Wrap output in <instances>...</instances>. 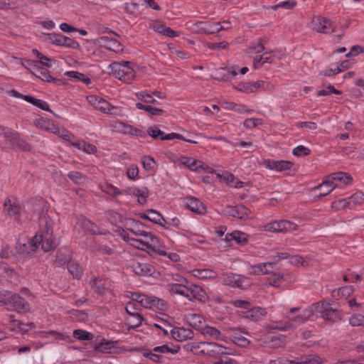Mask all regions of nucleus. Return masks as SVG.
<instances>
[{
  "instance_id": "nucleus-7",
  "label": "nucleus",
  "mask_w": 364,
  "mask_h": 364,
  "mask_svg": "<svg viewBox=\"0 0 364 364\" xmlns=\"http://www.w3.org/2000/svg\"><path fill=\"white\" fill-rule=\"evenodd\" d=\"M224 213L240 220L250 219L252 218L250 210L243 205L235 206L228 205L224 209Z\"/></svg>"
},
{
  "instance_id": "nucleus-50",
  "label": "nucleus",
  "mask_w": 364,
  "mask_h": 364,
  "mask_svg": "<svg viewBox=\"0 0 364 364\" xmlns=\"http://www.w3.org/2000/svg\"><path fill=\"white\" fill-rule=\"evenodd\" d=\"M220 70L227 72L225 74L220 73V72L218 73V76L215 78L220 80L227 81L229 80L230 75L235 76L237 75V71L233 67L232 68H221Z\"/></svg>"
},
{
  "instance_id": "nucleus-63",
  "label": "nucleus",
  "mask_w": 364,
  "mask_h": 364,
  "mask_svg": "<svg viewBox=\"0 0 364 364\" xmlns=\"http://www.w3.org/2000/svg\"><path fill=\"white\" fill-rule=\"evenodd\" d=\"M154 299V296L144 294L140 304L144 308L151 309L153 308Z\"/></svg>"
},
{
  "instance_id": "nucleus-29",
  "label": "nucleus",
  "mask_w": 364,
  "mask_h": 364,
  "mask_svg": "<svg viewBox=\"0 0 364 364\" xmlns=\"http://www.w3.org/2000/svg\"><path fill=\"white\" fill-rule=\"evenodd\" d=\"M337 186L332 181L325 180L321 185L316 187V190L319 191V196H325L330 193Z\"/></svg>"
},
{
  "instance_id": "nucleus-46",
  "label": "nucleus",
  "mask_w": 364,
  "mask_h": 364,
  "mask_svg": "<svg viewBox=\"0 0 364 364\" xmlns=\"http://www.w3.org/2000/svg\"><path fill=\"white\" fill-rule=\"evenodd\" d=\"M144 168L146 171H154L156 168V162L151 156H144L142 159Z\"/></svg>"
},
{
  "instance_id": "nucleus-27",
  "label": "nucleus",
  "mask_w": 364,
  "mask_h": 364,
  "mask_svg": "<svg viewBox=\"0 0 364 364\" xmlns=\"http://www.w3.org/2000/svg\"><path fill=\"white\" fill-rule=\"evenodd\" d=\"M276 265L275 262H268L264 263H260L252 267V269L256 274H272L271 269H267V267L274 269Z\"/></svg>"
},
{
  "instance_id": "nucleus-37",
  "label": "nucleus",
  "mask_w": 364,
  "mask_h": 364,
  "mask_svg": "<svg viewBox=\"0 0 364 364\" xmlns=\"http://www.w3.org/2000/svg\"><path fill=\"white\" fill-rule=\"evenodd\" d=\"M331 181H338L342 182L344 185L349 184L353 178L348 173L343 172L333 173L331 175Z\"/></svg>"
},
{
  "instance_id": "nucleus-23",
  "label": "nucleus",
  "mask_w": 364,
  "mask_h": 364,
  "mask_svg": "<svg viewBox=\"0 0 364 364\" xmlns=\"http://www.w3.org/2000/svg\"><path fill=\"white\" fill-rule=\"evenodd\" d=\"M186 321L188 324L196 330H200L204 326V318L198 314H188L185 316Z\"/></svg>"
},
{
  "instance_id": "nucleus-57",
  "label": "nucleus",
  "mask_w": 364,
  "mask_h": 364,
  "mask_svg": "<svg viewBox=\"0 0 364 364\" xmlns=\"http://www.w3.org/2000/svg\"><path fill=\"white\" fill-rule=\"evenodd\" d=\"M61 46H65L67 48H71L73 49H79L80 48V44L76 41L67 37L65 36H63L62 45Z\"/></svg>"
},
{
  "instance_id": "nucleus-21",
  "label": "nucleus",
  "mask_w": 364,
  "mask_h": 364,
  "mask_svg": "<svg viewBox=\"0 0 364 364\" xmlns=\"http://www.w3.org/2000/svg\"><path fill=\"white\" fill-rule=\"evenodd\" d=\"M171 334L173 338L178 341L192 338L193 336V332L191 330L184 328H174L171 330Z\"/></svg>"
},
{
  "instance_id": "nucleus-47",
  "label": "nucleus",
  "mask_w": 364,
  "mask_h": 364,
  "mask_svg": "<svg viewBox=\"0 0 364 364\" xmlns=\"http://www.w3.org/2000/svg\"><path fill=\"white\" fill-rule=\"evenodd\" d=\"M142 320V316L139 312H136V314H132V316L127 319V323L130 328H134L141 325Z\"/></svg>"
},
{
  "instance_id": "nucleus-6",
  "label": "nucleus",
  "mask_w": 364,
  "mask_h": 364,
  "mask_svg": "<svg viewBox=\"0 0 364 364\" xmlns=\"http://www.w3.org/2000/svg\"><path fill=\"white\" fill-rule=\"evenodd\" d=\"M203 355L216 358L222 355L230 354L226 352L227 348L214 342H203L201 346Z\"/></svg>"
},
{
  "instance_id": "nucleus-4",
  "label": "nucleus",
  "mask_w": 364,
  "mask_h": 364,
  "mask_svg": "<svg viewBox=\"0 0 364 364\" xmlns=\"http://www.w3.org/2000/svg\"><path fill=\"white\" fill-rule=\"evenodd\" d=\"M222 282L225 285L241 289H247L250 286V283L246 277L232 272L223 274L222 276Z\"/></svg>"
},
{
  "instance_id": "nucleus-54",
  "label": "nucleus",
  "mask_w": 364,
  "mask_h": 364,
  "mask_svg": "<svg viewBox=\"0 0 364 364\" xmlns=\"http://www.w3.org/2000/svg\"><path fill=\"white\" fill-rule=\"evenodd\" d=\"M180 348H170L167 345H162L160 346H156L153 348V351L156 353H171L172 354H176L178 352Z\"/></svg>"
},
{
  "instance_id": "nucleus-33",
  "label": "nucleus",
  "mask_w": 364,
  "mask_h": 364,
  "mask_svg": "<svg viewBox=\"0 0 364 364\" xmlns=\"http://www.w3.org/2000/svg\"><path fill=\"white\" fill-rule=\"evenodd\" d=\"M168 290L171 293L180 294L183 296H186V292H188V288L185 284H176L171 283L168 285Z\"/></svg>"
},
{
  "instance_id": "nucleus-28",
  "label": "nucleus",
  "mask_w": 364,
  "mask_h": 364,
  "mask_svg": "<svg viewBox=\"0 0 364 364\" xmlns=\"http://www.w3.org/2000/svg\"><path fill=\"white\" fill-rule=\"evenodd\" d=\"M314 308H309L304 310L300 314L291 318H289L290 321H291L294 324L296 323L297 325L304 323L306 322L310 316L314 314Z\"/></svg>"
},
{
  "instance_id": "nucleus-31",
  "label": "nucleus",
  "mask_w": 364,
  "mask_h": 364,
  "mask_svg": "<svg viewBox=\"0 0 364 364\" xmlns=\"http://www.w3.org/2000/svg\"><path fill=\"white\" fill-rule=\"evenodd\" d=\"M200 331L205 336H210L215 340H222L220 331L215 327L205 325L202 327Z\"/></svg>"
},
{
  "instance_id": "nucleus-41",
  "label": "nucleus",
  "mask_w": 364,
  "mask_h": 364,
  "mask_svg": "<svg viewBox=\"0 0 364 364\" xmlns=\"http://www.w3.org/2000/svg\"><path fill=\"white\" fill-rule=\"evenodd\" d=\"M203 344V342H191L187 343L183 346V348L187 351H191L196 355H203V351L201 346Z\"/></svg>"
},
{
  "instance_id": "nucleus-32",
  "label": "nucleus",
  "mask_w": 364,
  "mask_h": 364,
  "mask_svg": "<svg viewBox=\"0 0 364 364\" xmlns=\"http://www.w3.org/2000/svg\"><path fill=\"white\" fill-rule=\"evenodd\" d=\"M65 75L75 81H80V82H84L86 85H89L91 83V80L90 77H88L83 73H79L77 71H73V70L68 71L65 73Z\"/></svg>"
},
{
  "instance_id": "nucleus-43",
  "label": "nucleus",
  "mask_w": 364,
  "mask_h": 364,
  "mask_svg": "<svg viewBox=\"0 0 364 364\" xmlns=\"http://www.w3.org/2000/svg\"><path fill=\"white\" fill-rule=\"evenodd\" d=\"M102 191L112 197H117L119 195H122L123 191V190H120L113 185L109 183L102 186Z\"/></svg>"
},
{
  "instance_id": "nucleus-25",
  "label": "nucleus",
  "mask_w": 364,
  "mask_h": 364,
  "mask_svg": "<svg viewBox=\"0 0 364 364\" xmlns=\"http://www.w3.org/2000/svg\"><path fill=\"white\" fill-rule=\"evenodd\" d=\"M100 42L104 43L105 46L110 50L117 52L122 50V46L120 43L114 38L108 36H101L100 38Z\"/></svg>"
},
{
  "instance_id": "nucleus-17",
  "label": "nucleus",
  "mask_w": 364,
  "mask_h": 364,
  "mask_svg": "<svg viewBox=\"0 0 364 364\" xmlns=\"http://www.w3.org/2000/svg\"><path fill=\"white\" fill-rule=\"evenodd\" d=\"M181 163L193 171H206L209 169V167L205 165L203 161L194 159L191 157H183L181 159Z\"/></svg>"
},
{
  "instance_id": "nucleus-22",
  "label": "nucleus",
  "mask_w": 364,
  "mask_h": 364,
  "mask_svg": "<svg viewBox=\"0 0 364 364\" xmlns=\"http://www.w3.org/2000/svg\"><path fill=\"white\" fill-rule=\"evenodd\" d=\"M21 205L16 201H11L9 198H6L4 203V210L9 215L18 218L21 212Z\"/></svg>"
},
{
  "instance_id": "nucleus-56",
  "label": "nucleus",
  "mask_w": 364,
  "mask_h": 364,
  "mask_svg": "<svg viewBox=\"0 0 364 364\" xmlns=\"http://www.w3.org/2000/svg\"><path fill=\"white\" fill-rule=\"evenodd\" d=\"M284 276L281 273H273L268 277L267 281L271 286L278 287L279 284L283 281Z\"/></svg>"
},
{
  "instance_id": "nucleus-5",
  "label": "nucleus",
  "mask_w": 364,
  "mask_h": 364,
  "mask_svg": "<svg viewBox=\"0 0 364 364\" xmlns=\"http://www.w3.org/2000/svg\"><path fill=\"white\" fill-rule=\"evenodd\" d=\"M0 134H2L4 136L6 140L13 148L20 147L23 151H27L30 148V146L28 144L25 143L20 139L19 134L16 132H13L9 129L0 127Z\"/></svg>"
},
{
  "instance_id": "nucleus-62",
  "label": "nucleus",
  "mask_w": 364,
  "mask_h": 364,
  "mask_svg": "<svg viewBox=\"0 0 364 364\" xmlns=\"http://www.w3.org/2000/svg\"><path fill=\"white\" fill-rule=\"evenodd\" d=\"M154 353L155 352H154L152 350L151 351L144 353L143 355L155 363H162L163 358L161 355L156 354Z\"/></svg>"
},
{
  "instance_id": "nucleus-60",
  "label": "nucleus",
  "mask_w": 364,
  "mask_h": 364,
  "mask_svg": "<svg viewBox=\"0 0 364 364\" xmlns=\"http://www.w3.org/2000/svg\"><path fill=\"white\" fill-rule=\"evenodd\" d=\"M292 153L296 156H308L310 154V149L304 146L299 145L293 149Z\"/></svg>"
},
{
  "instance_id": "nucleus-1",
  "label": "nucleus",
  "mask_w": 364,
  "mask_h": 364,
  "mask_svg": "<svg viewBox=\"0 0 364 364\" xmlns=\"http://www.w3.org/2000/svg\"><path fill=\"white\" fill-rule=\"evenodd\" d=\"M41 228L31 240L29 245L33 250H36L39 245L44 252H48L58 245V242L53 235V220L46 215H41L39 218Z\"/></svg>"
},
{
  "instance_id": "nucleus-36",
  "label": "nucleus",
  "mask_w": 364,
  "mask_h": 364,
  "mask_svg": "<svg viewBox=\"0 0 364 364\" xmlns=\"http://www.w3.org/2000/svg\"><path fill=\"white\" fill-rule=\"evenodd\" d=\"M94 348L96 350L101 353H110V349L112 347V343L109 341H105V339L100 341H95Z\"/></svg>"
},
{
  "instance_id": "nucleus-51",
  "label": "nucleus",
  "mask_w": 364,
  "mask_h": 364,
  "mask_svg": "<svg viewBox=\"0 0 364 364\" xmlns=\"http://www.w3.org/2000/svg\"><path fill=\"white\" fill-rule=\"evenodd\" d=\"M174 139L183 140V141H185L186 142L191 143V144H197L198 143L196 141L186 139L183 135H181L180 134L174 133V132L167 134H166L164 133V136L161 137V140H171V139Z\"/></svg>"
},
{
  "instance_id": "nucleus-44",
  "label": "nucleus",
  "mask_w": 364,
  "mask_h": 364,
  "mask_svg": "<svg viewBox=\"0 0 364 364\" xmlns=\"http://www.w3.org/2000/svg\"><path fill=\"white\" fill-rule=\"evenodd\" d=\"M73 337L80 341H91L94 336L92 333L82 329H77L73 331Z\"/></svg>"
},
{
  "instance_id": "nucleus-45",
  "label": "nucleus",
  "mask_w": 364,
  "mask_h": 364,
  "mask_svg": "<svg viewBox=\"0 0 364 364\" xmlns=\"http://www.w3.org/2000/svg\"><path fill=\"white\" fill-rule=\"evenodd\" d=\"M147 213L150 214V221L157 225H161V221L167 223V221L164 218L163 215L156 210L149 209Z\"/></svg>"
},
{
  "instance_id": "nucleus-52",
  "label": "nucleus",
  "mask_w": 364,
  "mask_h": 364,
  "mask_svg": "<svg viewBox=\"0 0 364 364\" xmlns=\"http://www.w3.org/2000/svg\"><path fill=\"white\" fill-rule=\"evenodd\" d=\"M82 227L83 228L88 232L92 234V235H97L100 234V232L98 230L97 226L92 222H91L89 220H84L82 221Z\"/></svg>"
},
{
  "instance_id": "nucleus-18",
  "label": "nucleus",
  "mask_w": 364,
  "mask_h": 364,
  "mask_svg": "<svg viewBox=\"0 0 364 364\" xmlns=\"http://www.w3.org/2000/svg\"><path fill=\"white\" fill-rule=\"evenodd\" d=\"M31 73L43 81L53 82L56 85L61 83L60 80L53 77L49 72L46 68L40 66V65L36 68H35V70H31Z\"/></svg>"
},
{
  "instance_id": "nucleus-12",
  "label": "nucleus",
  "mask_w": 364,
  "mask_h": 364,
  "mask_svg": "<svg viewBox=\"0 0 364 364\" xmlns=\"http://www.w3.org/2000/svg\"><path fill=\"white\" fill-rule=\"evenodd\" d=\"M132 268L134 272L140 277H150L155 272L154 266L148 263L134 262Z\"/></svg>"
},
{
  "instance_id": "nucleus-55",
  "label": "nucleus",
  "mask_w": 364,
  "mask_h": 364,
  "mask_svg": "<svg viewBox=\"0 0 364 364\" xmlns=\"http://www.w3.org/2000/svg\"><path fill=\"white\" fill-rule=\"evenodd\" d=\"M147 135L150 136L154 139H160L164 135V132L159 129L156 125L149 127L147 129Z\"/></svg>"
},
{
  "instance_id": "nucleus-16",
  "label": "nucleus",
  "mask_w": 364,
  "mask_h": 364,
  "mask_svg": "<svg viewBox=\"0 0 364 364\" xmlns=\"http://www.w3.org/2000/svg\"><path fill=\"white\" fill-rule=\"evenodd\" d=\"M200 30L206 34H214L222 30H228V27L222 26L220 23L199 22Z\"/></svg>"
},
{
  "instance_id": "nucleus-42",
  "label": "nucleus",
  "mask_w": 364,
  "mask_h": 364,
  "mask_svg": "<svg viewBox=\"0 0 364 364\" xmlns=\"http://www.w3.org/2000/svg\"><path fill=\"white\" fill-rule=\"evenodd\" d=\"M44 35L46 36V41L49 43L61 46L63 35L56 33H45Z\"/></svg>"
},
{
  "instance_id": "nucleus-40",
  "label": "nucleus",
  "mask_w": 364,
  "mask_h": 364,
  "mask_svg": "<svg viewBox=\"0 0 364 364\" xmlns=\"http://www.w3.org/2000/svg\"><path fill=\"white\" fill-rule=\"evenodd\" d=\"M323 360L318 355H307L300 358L296 364H321Z\"/></svg>"
},
{
  "instance_id": "nucleus-8",
  "label": "nucleus",
  "mask_w": 364,
  "mask_h": 364,
  "mask_svg": "<svg viewBox=\"0 0 364 364\" xmlns=\"http://www.w3.org/2000/svg\"><path fill=\"white\" fill-rule=\"evenodd\" d=\"M113 129L119 132L123 133L124 134H129L131 136H140L142 138H145L146 134L142 130L134 127L130 124H127L123 122H116L112 125Z\"/></svg>"
},
{
  "instance_id": "nucleus-49",
  "label": "nucleus",
  "mask_w": 364,
  "mask_h": 364,
  "mask_svg": "<svg viewBox=\"0 0 364 364\" xmlns=\"http://www.w3.org/2000/svg\"><path fill=\"white\" fill-rule=\"evenodd\" d=\"M68 177L76 184H82L86 181L85 176L78 171H70Z\"/></svg>"
},
{
  "instance_id": "nucleus-35",
  "label": "nucleus",
  "mask_w": 364,
  "mask_h": 364,
  "mask_svg": "<svg viewBox=\"0 0 364 364\" xmlns=\"http://www.w3.org/2000/svg\"><path fill=\"white\" fill-rule=\"evenodd\" d=\"M68 270L73 277V278L80 279L82 276V267L75 261H70L68 264Z\"/></svg>"
},
{
  "instance_id": "nucleus-39",
  "label": "nucleus",
  "mask_w": 364,
  "mask_h": 364,
  "mask_svg": "<svg viewBox=\"0 0 364 364\" xmlns=\"http://www.w3.org/2000/svg\"><path fill=\"white\" fill-rule=\"evenodd\" d=\"M33 54L38 58L37 60L40 63V66L43 65L48 68L51 67V63H55L56 60L54 59L48 58L36 49H33Z\"/></svg>"
},
{
  "instance_id": "nucleus-61",
  "label": "nucleus",
  "mask_w": 364,
  "mask_h": 364,
  "mask_svg": "<svg viewBox=\"0 0 364 364\" xmlns=\"http://www.w3.org/2000/svg\"><path fill=\"white\" fill-rule=\"evenodd\" d=\"M22 65L31 73V70H35L40 63L33 60L23 59L21 62Z\"/></svg>"
},
{
  "instance_id": "nucleus-3",
  "label": "nucleus",
  "mask_w": 364,
  "mask_h": 364,
  "mask_svg": "<svg viewBox=\"0 0 364 364\" xmlns=\"http://www.w3.org/2000/svg\"><path fill=\"white\" fill-rule=\"evenodd\" d=\"M131 62H114L109 65L110 73L116 78L126 83H130L134 78L135 72L130 66Z\"/></svg>"
},
{
  "instance_id": "nucleus-10",
  "label": "nucleus",
  "mask_w": 364,
  "mask_h": 364,
  "mask_svg": "<svg viewBox=\"0 0 364 364\" xmlns=\"http://www.w3.org/2000/svg\"><path fill=\"white\" fill-rule=\"evenodd\" d=\"M296 225L289 220L274 221L268 223L265 226V230L270 232H277L283 231H289L296 229Z\"/></svg>"
},
{
  "instance_id": "nucleus-20",
  "label": "nucleus",
  "mask_w": 364,
  "mask_h": 364,
  "mask_svg": "<svg viewBox=\"0 0 364 364\" xmlns=\"http://www.w3.org/2000/svg\"><path fill=\"white\" fill-rule=\"evenodd\" d=\"M243 317L247 318L252 321H257L262 318L267 314L265 309L256 306L242 312Z\"/></svg>"
},
{
  "instance_id": "nucleus-53",
  "label": "nucleus",
  "mask_w": 364,
  "mask_h": 364,
  "mask_svg": "<svg viewBox=\"0 0 364 364\" xmlns=\"http://www.w3.org/2000/svg\"><path fill=\"white\" fill-rule=\"evenodd\" d=\"M97 109L100 110L105 113H112L111 110L114 108L107 101L103 100L102 98H100L98 102L97 103L96 107Z\"/></svg>"
},
{
  "instance_id": "nucleus-48",
  "label": "nucleus",
  "mask_w": 364,
  "mask_h": 364,
  "mask_svg": "<svg viewBox=\"0 0 364 364\" xmlns=\"http://www.w3.org/2000/svg\"><path fill=\"white\" fill-rule=\"evenodd\" d=\"M296 6V1L294 0H287L279 4L271 6L272 10H277L278 9H284L287 10L293 9Z\"/></svg>"
},
{
  "instance_id": "nucleus-34",
  "label": "nucleus",
  "mask_w": 364,
  "mask_h": 364,
  "mask_svg": "<svg viewBox=\"0 0 364 364\" xmlns=\"http://www.w3.org/2000/svg\"><path fill=\"white\" fill-rule=\"evenodd\" d=\"M294 327L295 325L289 320L273 321L271 325L272 328L283 331L290 330Z\"/></svg>"
},
{
  "instance_id": "nucleus-9",
  "label": "nucleus",
  "mask_w": 364,
  "mask_h": 364,
  "mask_svg": "<svg viewBox=\"0 0 364 364\" xmlns=\"http://www.w3.org/2000/svg\"><path fill=\"white\" fill-rule=\"evenodd\" d=\"M313 308L315 311L320 313L321 316L323 318L334 321L338 317L337 311L331 307L328 303L314 304Z\"/></svg>"
},
{
  "instance_id": "nucleus-59",
  "label": "nucleus",
  "mask_w": 364,
  "mask_h": 364,
  "mask_svg": "<svg viewBox=\"0 0 364 364\" xmlns=\"http://www.w3.org/2000/svg\"><path fill=\"white\" fill-rule=\"evenodd\" d=\"M92 287L94 289L95 292L98 294H102L105 291V287H104L102 281L98 278H95L92 281Z\"/></svg>"
},
{
  "instance_id": "nucleus-11",
  "label": "nucleus",
  "mask_w": 364,
  "mask_h": 364,
  "mask_svg": "<svg viewBox=\"0 0 364 364\" xmlns=\"http://www.w3.org/2000/svg\"><path fill=\"white\" fill-rule=\"evenodd\" d=\"M129 195L138 197L137 202L139 204H145L146 198L149 196V191L146 187H142L141 188H137L136 187L132 186L127 187L122 191V195Z\"/></svg>"
},
{
  "instance_id": "nucleus-19",
  "label": "nucleus",
  "mask_w": 364,
  "mask_h": 364,
  "mask_svg": "<svg viewBox=\"0 0 364 364\" xmlns=\"http://www.w3.org/2000/svg\"><path fill=\"white\" fill-rule=\"evenodd\" d=\"M71 261V251L70 249L64 247L60 248L56 252V258L55 264L58 267H61L65 264H68Z\"/></svg>"
},
{
  "instance_id": "nucleus-14",
  "label": "nucleus",
  "mask_w": 364,
  "mask_h": 364,
  "mask_svg": "<svg viewBox=\"0 0 364 364\" xmlns=\"http://www.w3.org/2000/svg\"><path fill=\"white\" fill-rule=\"evenodd\" d=\"M327 28H331V32H335L333 23L327 18L318 17L313 20V29L320 33H328Z\"/></svg>"
},
{
  "instance_id": "nucleus-13",
  "label": "nucleus",
  "mask_w": 364,
  "mask_h": 364,
  "mask_svg": "<svg viewBox=\"0 0 364 364\" xmlns=\"http://www.w3.org/2000/svg\"><path fill=\"white\" fill-rule=\"evenodd\" d=\"M185 206L192 212L203 215L206 212L204 204L198 198L189 196L185 198Z\"/></svg>"
},
{
  "instance_id": "nucleus-30",
  "label": "nucleus",
  "mask_w": 364,
  "mask_h": 364,
  "mask_svg": "<svg viewBox=\"0 0 364 364\" xmlns=\"http://www.w3.org/2000/svg\"><path fill=\"white\" fill-rule=\"evenodd\" d=\"M24 100L27 102L32 104L33 105L45 111H48L53 113V111L50 109L48 102L42 100L36 99L31 95H26Z\"/></svg>"
},
{
  "instance_id": "nucleus-24",
  "label": "nucleus",
  "mask_w": 364,
  "mask_h": 364,
  "mask_svg": "<svg viewBox=\"0 0 364 364\" xmlns=\"http://www.w3.org/2000/svg\"><path fill=\"white\" fill-rule=\"evenodd\" d=\"M156 245L151 242L149 243V241H145L140 239H133L131 240V245L134 247L135 248L144 250L147 252L149 254H151V251H156Z\"/></svg>"
},
{
  "instance_id": "nucleus-15",
  "label": "nucleus",
  "mask_w": 364,
  "mask_h": 364,
  "mask_svg": "<svg viewBox=\"0 0 364 364\" xmlns=\"http://www.w3.org/2000/svg\"><path fill=\"white\" fill-rule=\"evenodd\" d=\"M188 292H186V298L189 301L199 300L200 301H205L206 298L205 291L198 285H191L187 287Z\"/></svg>"
},
{
  "instance_id": "nucleus-58",
  "label": "nucleus",
  "mask_w": 364,
  "mask_h": 364,
  "mask_svg": "<svg viewBox=\"0 0 364 364\" xmlns=\"http://www.w3.org/2000/svg\"><path fill=\"white\" fill-rule=\"evenodd\" d=\"M349 323L352 326H364V316L361 314H356L351 316L349 319Z\"/></svg>"
},
{
  "instance_id": "nucleus-64",
  "label": "nucleus",
  "mask_w": 364,
  "mask_h": 364,
  "mask_svg": "<svg viewBox=\"0 0 364 364\" xmlns=\"http://www.w3.org/2000/svg\"><path fill=\"white\" fill-rule=\"evenodd\" d=\"M349 200L354 205L361 204L364 202V194L362 192H356L349 198Z\"/></svg>"
},
{
  "instance_id": "nucleus-2",
  "label": "nucleus",
  "mask_w": 364,
  "mask_h": 364,
  "mask_svg": "<svg viewBox=\"0 0 364 364\" xmlns=\"http://www.w3.org/2000/svg\"><path fill=\"white\" fill-rule=\"evenodd\" d=\"M0 303L18 313L30 311V304L19 294L9 291H0Z\"/></svg>"
},
{
  "instance_id": "nucleus-26",
  "label": "nucleus",
  "mask_w": 364,
  "mask_h": 364,
  "mask_svg": "<svg viewBox=\"0 0 364 364\" xmlns=\"http://www.w3.org/2000/svg\"><path fill=\"white\" fill-rule=\"evenodd\" d=\"M227 241L235 240L237 244L244 245L247 242V235L240 231H233L231 233H228L225 235Z\"/></svg>"
},
{
  "instance_id": "nucleus-38",
  "label": "nucleus",
  "mask_w": 364,
  "mask_h": 364,
  "mask_svg": "<svg viewBox=\"0 0 364 364\" xmlns=\"http://www.w3.org/2000/svg\"><path fill=\"white\" fill-rule=\"evenodd\" d=\"M129 230L136 236H143L146 238H148L149 241L151 242H153L154 244L159 243L158 237L151 234V232L135 228H129Z\"/></svg>"
}]
</instances>
